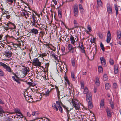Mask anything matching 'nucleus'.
Masks as SVG:
<instances>
[{
	"label": "nucleus",
	"mask_w": 121,
	"mask_h": 121,
	"mask_svg": "<svg viewBox=\"0 0 121 121\" xmlns=\"http://www.w3.org/2000/svg\"><path fill=\"white\" fill-rule=\"evenodd\" d=\"M5 26H7V27H5V29L6 30L10 29V30H12L14 31L16 29L15 25L11 22H10L8 23L7 24H5Z\"/></svg>",
	"instance_id": "1"
},
{
	"label": "nucleus",
	"mask_w": 121,
	"mask_h": 121,
	"mask_svg": "<svg viewBox=\"0 0 121 121\" xmlns=\"http://www.w3.org/2000/svg\"><path fill=\"white\" fill-rule=\"evenodd\" d=\"M3 56L5 57V59H3L5 61L7 60L9 58H10L12 56V52L10 51L6 50L3 54Z\"/></svg>",
	"instance_id": "2"
},
{
	"label": "nucleus",
	"mask_w": 121,
	"mask_h": 121,
	"mask_svg": "<svg viewBox=\"0 0 121 121\" xmlns=\"http://www.w3.org/2000/svg\"><path fill=\"white\" fill-rule=\"evenodd\" d=\"M71 44L73 46L76 45V42L78 40V38L77 36L74 37L72 35H70L69 36Z\"/></svg>",
	"instance_id": "3"
},
{
	"label": "nucleus",
	"mask_w": 121,
	"mask_h": 121,
	"mask_svg": "<svg viewBox=\"0 0 121 121\" xmlns=\"http://www.w3.org/2000/svg\"><path fill=\"white\" fill-rule=\"evenodd\" d=\"M0 65L1 66L3 67L4 69H5L6 71L10 73H14L12 72L11 68L9 66H8L6 65L2 62H0Z\"/></svg>",
	"instance_id": "4"
},
{
	"label": "nucleus",
	"mask_w": 121,
	"mask_h": 121,
	"mask_svg": "<svg viewBox=\"0 0 121 121\" xmlns=\"http://www.w3.org/2000/svg\"><path fill=\"white\" fill-rule=\"evenodd\" d=\"M33 65L37 67L40 66L41 62H40L37 58L33 59Z\"/></svg>",
	"instance_id": "5"
},
{
	"label": "nucleus",
	"mask_w": 121,
	"mask_h": 121,
	"mask_svg": "<svg viewBox=\"0 0 121 121\" xmlns=\"http://www.w3.org/2000/svg\"><path fill=\"white\" fill-rule=\"evenodd\" d=\"M73 105L74 106L76 110L79 109L80 108L79 104L77 100H75L74 101H72Z\"/></svg>",
	"instance_id": "6"
},
{
	"label": "nucleus",
	"mask_w": 121,
	"mask_h": 121,
	"mask_svg": "<svg viewBox=\"0 0 121 121\" xmlns=\"http://www.w3.org/2000/svg\"><path fill=\"white\" fill-rule=\"evenodd\" d=\"M73 12L74 16L75 17H78V10L77 6L75 5L74 6Z\"/></svg>",
	"instance_id": "7"
},
{
	"label": "nucleus",
	"mask_w": 121,
	"mask_h": 121,
	"mask_svg": "<svg viewBox=\"0 0 121 121\" xmlns=\"http://www.w3.org/2000/svg\"><path fill=\"white\" fill-rule=\"evenodd\" d=\"M92 93L91 92H89L86 95V100L88 103L91 102Z\"/></svg>",
	"instance_id": "8"
},
{
	"label": "nucleus",
	"mask_w": 121,
	"mask_h": 121,
	"mask_svg": "<svg viewBox=\"0 0 121 121\" xmlns=\"http://www.w3.org/2000/svg\"><path fill=\"white\" fill-rule=\"evenodd\" d=\"M111 38V34L109 31H108L107 35V38L106 41L107 43H108L110 42Z\"/></svg>",
	"instance_id": "9"
},
{
	"label": "nucleus",
	"mask_w": 121,
	"mask_h": 121,
	"mask_svg": "<svg viewBox=\"0 0 121 121\" xmlns=\"http://www.w3.org/2000/svg\"><path fill=\"white\" fill-rule=\"evenodd\" d=\"M100 60L102 65L104 66H106V63L105 60L104 58L103 57H100Z\"/></svg>",
	"instance_id": "10"
},
{
	"label": "nucleus",
	"mask_w": 121,
	"mask_h": 121,
	"mask_svg": "<svg viewBox=\"0 0 121 121\" xmlns=\"http://www.w3.org/2000/svg\"><path fill=\"white\" fill-rule=\"evenodd\" d=\"M106 111L107 113V115L108 118H110L111 117V113L110 110L108 108L106 109Z\"/></svg>",
	"instance_id": "11"
},
{
	"label": "nucleus",
	"mask_w": 121,
	"mask_h": 121,
	"mask_svg": "<svg viewBox=\"0 0 121 121\" xmlns=\"http://www.w3.org/2000/svg\"><path fill=\"white\" fill-rule=\"evenodd\" d=\"M30 32L31 33H33L35 35H37L38 33V30L35 29L33 28L30 30Z\"/></svg>",
	"instance_id": "12"
},
{
	"label": "nucleus",
	"mask_w": 121,
	"mask_h": 121,
	"mask_svg": "<svg viewBox=\"0 0 121 121\" xmlns=\"http://www.w3.org/2000/svg\"><path fill=\"white\" fill-rule=\"evenodd\" d=\"M29 72V68L28 67H26L24 68L23 73L25 75H26Z\"/></svg>",
	"instance_id": "13"
},
{
	"label": "nucleus",
	"mask_w": 121,
	"mask_h": 121,
	"mask_svg": "<svg viewBox=\"0 0 121 121\" xmlns=\"http://www.w3.org/2000/svg\"><path fill=\"white\" fill-rule=\"evenodd\" d=\"M68 49L69 51H72V53H73V50H74V48L70 44H69L68 45Z\"/></svg>",
	"instance_id": "14"
},
{
	"label": "nucleus",
	"mask_w": 121,
	"mask_h": 121,
	"mask_svg": "<svg viewBox=\"0 0 121 121\" xmlns=\"http://www.w3.org/2000/svg\"><path fill=\"white\" fill-rule=\"evenodd\" d=\"M95 79V84L97 86H98L100 85V81L99 80V79L98 77H97Z\"/></svg>",
	"instance_id": "15"
},
{
	"label": "nucleus",
	"mask_w": 121,
	"mask_h": 121,
	"mask_svg": "<svg viewBox=\"0 0 121 121\" xmlns=\"http://www.w3.org/2000/svg\"><path fill=\"white\" fill-rule=\"evenodd\" d=\"M73 23L75 28H78L79 27L78 24L75 19L74 20Z\"/></svg>",
	"instance_id": "16"
},
{
	"label": "nucleus",
	"mask_w": 121,
	"mask_h": 121,
	"mask_svg": "<svg viewBox=\"0 0 121 121\" xmlns=\"http://www.w3.org/2000/svg\"><path fill=\"white\" fill-rule=\"evenodd\" d=\"M77 48H79L80 49L84 48L83 47V44L82 42H80L79 43V46Z\"/></svg>",
	"instance_id": "17"
},
{
	"label": "nucleus",
	"mask_w": 121,
	"mask_h": 121,
	"mask_svg": "<svg viewBox=\"0 0 121 121\" xmlns=\"http://www.w3.org/2000/svg\"><path fill=\"white\" fill-rule=\"evenodd\" d=\"M107 11L108 13L110 14L112 13V9L111 7L110 6L108 7H107Z\"/></svg>",
	"instance_id": "18"
},
{
	"label": "nucleus",
	"mask_w": 121,
	"mask_h": 121,
	"mask_svg": "<svg viewBox=\"0 0 121 121\" xmlns=\"http://www.w3.org/2000/svg\"><path fill=\"white\" fill-rule=\"evenodd\" d=\"M117 35L118 39H121V32L119 31H118Z\"/></svg>",
	"instance_id": "19"
},
{
	"label": "nucleus",
	"mask_w": 121,
	"mask_h": 121,
	"mask_svg": "<svg viewBox=\"0 0 121 121\" xmlns=\"http://www.w3.org/2000/svg\"><path fill=\"white\" fill-rule=\"evenodd\" d=\"M100 105L101 107L102 108H104V103L103 99H102L101 100L100 103Z\"/></svg>",
	"instance_id": "20"
},
{
	"label": "nucleus",
	"mask_w": 121,
	"mask_h": 121,
	"mask_svg": "<svg viewBox=\"0 0 121 121\" xmlns=\"http://www.w3.org/2000/svg\"><path fill=\"white\" fill-rule=\"evenodd\" d=\"M61 49L63 54L65 55L66 53V52H65V48L64 46H61Z\"/></svg>",
	"instance_id": "21"
},
{
	"label": "nucleus",
	"mask_w": 121,
	"mask_h": 121,
	"mask_svg": "<svg viewBox=\"0 0 121 121\" xmlns=\"http://www.w3.org/2000/svg\"><path fill=\"white\" fill-rule=\"evenodd\" d=\"M66 107L65 106V108L66 109V112L67 114V116L68 117V119H69L70 116V115L69 114V111L71 110V109H68L67 108H66Z\"/></svg>",
	"instance_id": "22"
},
{
	"label": "nucleus",
	"mask_w": 121,
	"mask_h": 121,
	"mask_svg": "<svg viewBox=\"0 0 121 121\" xmlns=\"http://www.w3.org/2000/svg\"><path fill=\"white\" fill-rule=\"evenodd\" d=\"M14 111H15V113H18L20 114L21 113V112L20 111V109L18 108H15L14 109Z\"/></svg>",
	"instance_id": "23"
},
{
	"label": "nucleus",
	"mask_w": 121,
	"mask_h": 121,
	"mask_svg": "<svg viewBox=\"0 0 121 121\" xmlns=\"http://www.w3.org/2000/svg\"><path fill=\"white\" fill-rule=\"evenodd\" d=\"M52 106L54 109L56 110V111H58V108L56 106L55 103H53L52 104Z\"/></svg>",
	"instance_id": "24"
},
{
	"label": "nucleus",
	"mask_w": 121,
	"mask_h": 121,
	"mask_svg": "<svg viewBox=\"0 0 121 121\" xmlns=\"http://www.w3.org/2000/svg\"><path fill=\"white\" fill-rule=\"evenodd\" d=\"M88 107L89 109H91L93 108V106L91 102L88 103Z\"/></svg>",
	"instance_id": "25"
},
{
	"label": "nucleus",
	"mask_w": 121,
	"mask_h": 121,
	"mask_svg": "<svg viewBox=\"0 0 121 121\" xmlns=\"http://www.w3.org/2000/svg\"><path fill=\"white\" fill-rule=\"evenodd\" d=\"M14 1L15 2V0H6V2L8 4L10 5H12V3L13 2V1Z\"/></svg>",
	"instance_id": "26"
},
{
	"label": "nucleus",
	"mask_w": 121,
	"mask_h": 121,
	"mask_svg": "<svg viewBox=\"0 0 121 121\" xmlns=\"http://www.w3.org/2000/svg\"><path fill=\"white\" fill-rule=\"evenodd\" d=\"M27 84L29 85L30 86H35L36 84L34 82H28Z\"/></svg>",
	"instance_id": "27"
},
{
	"label": "nucleus",
	"mask_w": 121,
	"mask_h": 121,
	"mask_svg": "<svg viewBox=\"0 0 121 121\" xmlns=\"http://www.w3.org/2000/svg\"><path fill=\"white\" fill-rule=\"evenodd\" d=\"M81 86V89H83L84 88V82L83 81H81L80 82Z\"/></svg>",
	"instance_id": "28"
},
{
	"label": "nucleus",
	"mask_w": 121,
	"mask_h": 121,
	"mask_svg": "<svg viewBox=\"0 0 121 121\" xmlns=\"http://www.w3.org/2000/svg\"><path fill=\"white\" fill-rule=\"evenodd\" d=\"M88 88L87 87L85 88L84 90V94H86L87 95L88 93Z\"/></svg>",
	"instance_id": "29"
},
{
	"label": "nucleus",
	"mask_w": 121,
	"mask_h": 121,
	"mask_svg": "<svg viewBox=\"0 0 121 121\" xmlns=\"http://www.w3.org/2000/svg\"><path fill=\"white\" fill-rule=\"evenodd\" d=\"M71 63L72 65L74 66L75 65V60L74 59H72L71 60Z\"/></svg>",
	"instance_id": "30"
},
{
	"label": "nucleus",
	"mask_w": 121,
	"mask_h": 121,
	"mask_svg": "<svg viewBox=\"0 0 121 121\" xmlns=\"http://www.w3.org/2000/svg\"><path fill=\"white\" fill-rule=\"evenodd\" d=\"M71 76L72 80L73 81H75V78L74 77V75L73 72L71 73Z\"/></svg>",
	"instance_id": "31"
},
{
	"label": "nucleus",
	"mask_w": 121,
	"mask_h": 121,
	"mask_svg": "<svg viewBox=\"0 0 121 121\" xmlns=\"http://www.w3.org/2000/svg\"><path fill=\"white\" fill-rule=\"evenodd\" d=\"M98 71L99 72H102L103 71V69L102 67L100 66L98 67Z\"/></svg>",
	"instance_id": "32"
},
{
	"label": "nucleus",
	"mask_w": 121,
	"mask_h": 121,
	"mask_svg": "<svg viewBox=\"0 0 121 121\" xmlns=\"http://www.w3.org/2000/svg\"><path fill=\"white\" fill-rule=\"evenodd\" d=\"M100 46L102 51H104L105 48L104 47V45L102 42H101L100 43Z\"/></svg>",
	"instance_id": "33"
},
{
	"label": "nucleus",
	"mask_w": 121,
	"mask_h": 121,
	"mask_svg": "<svg viewBox=\"0 0 121 121\" xmlns=\"http://www.w3.org/2000/svg\"><path fill=\"white\" fill-rule=\"evenodd\" d=\"M110 87V85L109 83H106L105 85V88L106 90L109 89Z\"/></svg>",
	"instance_id": "34"
},
{
	"label": "nucleus",
	"mask_w": 121,
	"mask_h": 121,
	"mask_svg": "<svg viewBox=\"0 0 121 121\" xmlns=\"http://www.w3.org/2000/svg\"><path fill=\"white\" fill-rule=\"evenodd\" d=\"M49 90L48 89L47 90V91L46 92L45 94H44V95L45 96H48L49 95Z\"/></svg>",
	"instance_id": "35"
},
{
	"label": "nucleus",
	"mask_w": 121,
	"mask_h": 121,
	"mask_svg": "<svg viewBox=\"0 0 121 121\" xmlns=\"http://www.w3.org/2000/svg\"><path fill=\"white\" fill-rule=\"evenodd\" d=\"M97 4L99 6H102V3L101 0H97Z\"/></svg>",
	"instance_id": "36"
},
{
	"label": "nucleus",
	"mask_w": 121,
	"mask_h": 121,
	"mask_svg": "<svg viewBox=\"0 0 121 121\" xmlns=\"http://www.w3.org/2000/svg\"><path fill=\"white\" fill-rule=\"evenodd\" d=\"M21 50L18 49H15L16 53L17 55H19L20 54Z\"/></svg>",
	"instance_id": "37"
},
{
	"label": "nucleus",
	"mask_w": 121,
	"mask_h": 121,
	"mask_svg": "<svg viewBox=\"0 0 121 121\" xmlns=\"http://www.w3.org/2000/svg\"><path fill=\"white\" fill-rule=\"evenodd\" d=\"M57 93V95L58 97V98L60 99V91H59V89L56 90Z\"/></svg>",
	"instance_id": "38"
},
{
	"label": "nucleus",
	"mask_w": 121,
	"mask_h": 121,
	"mask_svg": "<svg viewBox=\"0 0 121 121\" xmlns=\"http://www.w3.org/2000/svg\"><path fill=\"white\" fill-rule=\"evenodd\" d=\"M107 77V75L105 74H104L103 77V79L105 81H107L108 80Z\"/></svg>",
	"instance_id": "39"
},
{
	"label": "nucleus",
	"mask_w": 121,
	"mask_h": 121,
	"mask_svg": "<svg viewBox=\"0 0 121 121\" xmlns=\"http://www.w3.org/2000/svg\"><path fill=\"white\" fill-rule=\"evenodd\" d=\"M110 64L111 65H113L114 63L113 60L111 59H110L109 61Z\"/></svg>",
	"instance_id": "40"
},
{
	"label": "nucleus",
	"mask_w": 121,
	"mask_h": 121,
	"mask_svg": "<svg viewBox=\"0 0 121 121\" xmlns=\"http://www.w3.org/2000/svg\"><path fill=\"white\" fill-rule=\"evenodd\" d=\"M79 9L80 11H83V9L82 8V5L80 4L79 5Z\"/></svg>",
	"instance_id": "41"
},
{
	"label": "nucleus",
	"mask_w": 121,
	"mask_h": 121,
	"mask_svg": "<svg viewBox=\"0 0 121 121\" xmlns=\"http://www.w3.org/2000/svg\"><path fill=\"white\" fill-rule=\"evenodd\" d=\"M58 15L59 17L61 18L62 17V14L61 11L60 10H59L58 11Z\"/></svg>",
	"instance_id": "42"
},
{
	"label": "nucleus",
	"mask_w": 121,
	"mask_h": 121,
	"mask_svg": "<svg viewBox=\"0 0 121 121\" xmlns=\"http://www.w3.org/2000/svg\"><path fill=\"white\" fill-rule=\"evenodd\" d=\"M110 104L111 105V107L112 109H113L114 108V106L113 104L112 101L110 102Z\"/></svg>",
	"instance_id": "43"
},
{
	"label": "nucleus",
	"mask_w": 121,
	"mask_h": 121,
	"mask_svg": "<svg viewBox=\"0 0 121 121\" xmlns=\"http://www.w3.org/2000/svg\"><path fill=\"white\" fill-rule=\"evenodd\" d=\"M5 113V112L4 111L3 109H2V108H1V106H0V113Z\"/></svg>",
	"instance_id": "44"
},
{
	"label": "nucleus",
	"mask_w": 121,
	"mask_h": 121,
	"mask_svg": "<svg viewBox=\"0 0 121 121\" xmlns=\"http://www.w3.org/2000/svg\"><path fill=\"white\" fill-rule=\"evenodd\" d=\"M113 87L114 89H116L117 87V84L116 83H114L113 85Z\"/></svg>",
	"instance_id": "45"
},
{
	"label": "nucleus",
	"mask_w": 121,
	"mask_h": 121,
	"mask_svg": "<svg viewBox=\"0 0 121 121\" xmlns=\"http://www.w3.org/2000/svg\"><path fill=\"white\" fill-rule=\"evenodd\" d=\"M12 46L8 45L7 47V49L8 51H10L12 49Z\"/></svg>",
	"instance_id": "46"
},
{
	"label": "nucleus",
	"mask_w": 121,
	"mask_h": 121,
	"mask_svg": "<svg viewBox=\"0 0 121 121\" xmlns=\"http://www.w3.org/2000/svg\"><path fill=\"white\" fill-rule=\"evenodd\" d=\"M58 108L59 109V111L61 113H62L63 112V109L62 108L61 106H58Z\"/></svg>",
	"instance_id": "47"
},
{
	"label": "nucleus",
	"mask_w": 121,
	"mask_h": 121,
	"mask_svg": "<svg viewBox=\"0 0 121 121\" xmlns=\"http://www.w3.org/2000/svg\"><path fill=\"white\" fill-rule=\"evenodd\" d=\"M4 75V72L2 71L0 69V76H3Z\"/></svg>",
	"instance_id": "48"
},
{
	"label": "nucleus",
	"mask_w": 121,
	"mask_h": 121,
	"mask_svg": "<svg viewBox=\"0 0 121 121\" xmlns=\"http://www.w3.org/2000/svg\"><path fill=\"white\" fill-rule=\"evenodd\" d=\"M38 112L37 111H34L33 112L32 115L33 116L38 115Z\"/></svg>",
	"instance_id": "49"
},
{
	"label": "nucleus",
	"mask_w": 121,
	"mask_h": 121,
	"mask_svg": "<svg viewBox=\"0 0 121 121\" xmlns=\"http://www.w3.org/2000/svg\"><path fill=\"white\" fill-rule=\"evenodd\" d=\"M87 28L89 30V32H91V31L92 30H91V27L89 25H88Z\"/></svg>",
	"instance_id": "50"
},
{
	"label": "nucleus",
	"mask_w": 121,
	"mask_h": 121,
	"mask_svg": "<svg viewBox=\"0 0 121 121\" xmlns=\"http://www.w3.org/2000/svg\"><path fill=\"white\" fill-rule=\"evenodd\" d=\"M99 36V38L102 39L103 38V35H102V34L101 33H99L98 34Z\"/></svg>",
	"instance_id": "51"
},
{
	"label": "nucleus",
	"mask_w": 121,
	"mask_h": 121,
	"mask_svg": "<svg viewBox=\"0 0 121 121\" xmlns=\"http://www.w3.org/2000/svg\"><path fill=\"white\" fill-rule=\"evenodd\" d=\"M32 20L33 22H35V16H32Z\"/></svg>",
	"instance_id": "52"
},
{
	"label": "nucleus",
	"mask_w": 121,
	"mask_h": 121,
	"mask_svg": "<svg viewBox=\"0 0 121 121\" xmlns=\"http://www.w3.org/2000/svg\"><path fill=\"white\" fill-rule=\"evenodd\" d=\"M28 3L30 4H32L33 3V1L32 0H27Z\"/></svg>",
	"instance_id": "53"
},
{
	"label": "nucleus",
	"mask_w": 121,
	"mask_h": 121,
	"mask_svg": "<svg viewBox=\"0 0 121 121\" xmlns=\"http://www.w3.org/2000/svg\"><path fill=\"white\" fill-rule=\"evenodd\" d=\"M57 0H52V1L54 3L55 5H56L57 4Z\"/></svg>",
	"instance_id": "54"
},
{
	"label": "nucleus",
	"mask_w": 121,
	"mask_h": 121,
	"mask_svg": "<svg viewBox=\"0 0 121 121\" xmlns=\"http://www.w3.org/2000/svg\"><path fill=\"white\" fill-rule=\"evenodd\" d=\"M55 55V53L51 51V52L50 55L52 56H54V55Z\"/></svg>",
	"instance_id": "55"
},
{
	"label": "nucleus",
	"mask_w": 121,
	"mask_h": 121,
	"mask_svg": "<svg viewBox=\"0 0 121 121\" xmlns=\"http://www.w3.org/2000/svg\"><path fill=\"white\" fill-rule=\"evenodd\" d=\"M81 52L83 53H85V50L84 49V48L83 49H81Z\"/></svg>",
	"instance_id": "56"
},
{
	"label": "nucleus",
	"mask_w": 121,
	"mask_h": 121,
	"mask_svg": "<svg viewBox=\"0 0 121 121\" xmlns=\"http://www.w3.org/2000/svg\"><path fill=\"white\" fill-rule=\"evenodd\" d=\"M56 104L58 105V106H57L58 107V106H60V102H58L57 101H56Z\"/></svg>",
	"instance_id": "57"
},
{
	"label": "nucleus",
	"mask_w": 121,
	"mask_h": 121,
	"mask_svg": "<svg viewBox=\"0 0 121 121\" xmlns=\"http://www.w3.org/2000/svg\"><path fill=\"white\" fill-rule=\"evenodd\" d=\"M47 55V54L46 53H42L41 55V56L42 57L45 56H46Z\"/></svg>",
	"instance_id": "58"
},
{
	"label": "nucleus",
	"mask_w": 121,
	"mask_h": 121,
	"mask_svg": "<svg viewBox=\"0 0 121 121\" xmlns=\"http://www.w3.org/2000/svg\"><path fill=\"white\" fill-rule=\"evenodd\" d=\"M4 17H6L7 19H9L10 18V16L9 15H6V16H4Z\"/></svg>",
	"instance_id": "59"
},
{
	"label": "nucleus",
	"mask_w": 121,
	"mask_h": 121,
	"mask_svg": "<svg viewBox=\"0 0 121 121\" xmlns=\"http://www.w3.org/2000/svg\"><path fill=\"white\" fill-rule=\"evenodd\" d=\"M3 13V15H4V14H9V12H8L7 11H5Z\"/></svg>",
	"instance_id": "60"
},
{
	"label": "nucleus",
	"mask_w": 121,
	"mask_h": 121,
	"mask_svg": "<svg viewBox=\"0 0 121 121\" xmlns=\"http://www.w3.org/2000/svg\"><path fill=\"white\" fill-rule=\"evenodd\" d=\"M65 80H66V81L67 82L68 84L69 85L70 84V83L69 82V80L67 78H65Z\"/></svg>",
	"instance_id": "61"
},
{
	"label": "nucleus",
	"mask_w": 121,
	"mask_h": 121,
	"mask_svg": "<svg viewBox=\"0 0 121 121\" xmlns=\"http://www.w3.org/2000/svg\"><path fill=\"white\" fill-rule=\"evenodd\" d=\"M95 39V38H94L93 39H91L90 40V41L91 43H94Z\"/></svg>",
	"instance_id": "62"
},
{
	"label": "nucleus",
	"mask_w": 121,
	"mask_h": 121,
	"mask_svg": "<svg viewBox=\"0 0 121 121\" xmlns=\"http://www.w3.org/2000/svg\"><path fill=\"white\" fill-rule=\"evenodd\" d=\"M52 57H53L56 60H57V59L58 56L57 55H54V56H53Z\"/></svg>",
	"instance_id": "63"
},
{
	"label": "nucleus",
	"mask_w": 121,
	"mask_h": 121,
	"mask_svg": "<svg viewBox=\"0 0 121 121\" xmlns=\"http://www.w3.org/2000/svg\"><path fill=\"white\" fill-rule=\"evenodd\" d=\"M14 81H15L17 82V83H20L19 81V80L18 79H16L14 80Z\"/></svg>",
	"instance_id": "64"
}]
</instances>
